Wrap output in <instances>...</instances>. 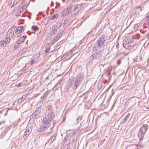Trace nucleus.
Masks as SVG:
<instances>
[{"label":"nucleus","mask_w":149,"mask_h":149,"mask_svg":"<svg viewBox=\"0 0 149 149\" xmlns=\"http://www.w3.org/2000/svg\"><path fill=\"white\" fill-rule=\"evenodd\" d=\"M101 49L97 47L96 45H94L92 52V57L93 59L98 58L101 55Z\"/></svg>","instance_id":"1"},{"label":"nucleus","mask_w":149,"mask_h":149,"mask_svg":"<svg viewBox=\"0 0 149 149\" xmlns=\"http://www.w3.org/2000/svg\"><path fill=\"white\" fill-rule=\"evenodd\" d=\"M83 74L81 73L78 74L76 77L73 84L74 90H76L79 86L83 79Z\"/></svg>","instance_id":"2"},{"label":"nucleus","mask_w":149,"mask_h":149,"mask_svg":"<svg viewBox=\"0 0 149 149\" xmlns=\"http://www.w3.org/2000/svg\"><path fill=\"white\" fill-rule=\"evenodd\" d=\"M54 115L53 112H49L47 111L46 113L45 118L43 119V121L45 123H47L49 125L50 124L51 121L54 118Z\"/></svg>","instance_id":"3"},{"label":"nucleus","mask_w":149,"mask_h":149,"mask_svg":"<svg viewBox=\"0 0 149 149\" xmlns=\"http://www.w3.org/2000/svg\"><path fill=\"white\" fill-rule=\"evenodd\" d=\"M148 128V126L146 124H143L141 126L138 133L140 140L143 139L146 132Z\"/></svg>","instance_id":"4"},{"label":"nucleus","mask_w":149,"mask_h":149,"mask_svg":"<svg viewBox=\"0 0 149 149\" xmlns=\"http://www.w3.org/2000/svg\"><path fill=\"white\" fill-rule=\"evenodd\" d=\"M15 28V26L12 27L9 30L6 35L5 38L10 41L14 36Z\"/></svg>","instance_id":"5"},{"label":"nucleus","mask_w":149,"mask_h":149,"mask_svg":"<svg viewBox=\"0 0 149 149\" xmlns=\"http://www.w3.org/2000/svg\"><path fill=\"white\" fill-rule=\"evenodd\" d=\"M105 41V36L104 35H102L98 39L97 43L95 44L94 45H96L97 47L101 49V47L103 45Z\"/></svg>","instance_id":"6"},{"label":"nucleus","mask_w":149,"mask_h":149,"mask_svg":"<svg viewBox=\"0 0 149 149\" xmlns=\"http://www.w3.org/2000/svg\"><path fill=\"white\" fill-rule=\"evenodd\" d=\"M32 131V127H31L27 128L25 131L23 135V138L25 140H26L27 138L31 133Z\"/></svg>","instance_id":"7"},{"label":"nucleus","mask_w":149,"mask_h":149,"mask_svg":"<svg viewBox=\"0 0 149 149\" xmlns=\"http://www.w3.org/2000/svg\"><path fill=\"white\" fill-rule=\"evenodd\" d=\"M73 81V79H69L67 83V84L64 88V92H66L69 91L71 86L72 84V83Z\"/></svg>","instance_id":"8"},{"label":"nucleus","mask_w":149,"mask_h":149,"mask_svg":"<svg viewBox=\"0 0 149 149\" xmlns=\"http://www.w3.org/2000/svg\"><path fill=\"white\" fill-rule=\"evenodd\" d=\"M92 62H88L86 64V68L87 70V72L89 74L92 73V68L91 66Z\"/></svg>","instance_id":"9"},{"label":"nucleus","mask_w":149,"mask_h":149,"mask_svg":"<svg viewBox=\"0 0 149 149\" xmlns=\"http://www.w3.org/2000/svg\"><path fill=\"white\" fill-rule=\"evenodd\" d=\"M43 125L41 126L40 129V132H44L48 129L50 125V124L48 125L47 123H45L44 121H43Z\"/></svg>","instance_id":"10"},{"label":"nucleus","mask_w":149,"mask_h":149,"mask_svg":"<svg viewBox=\"0 0 149 149\" xmlns=\"http://www.w3.org/2000/svg\"><path fill=\"white\" fill-rule=\"evenodd\" d=\"M82 7V5L81 4H78L75 6L74 9V14L76 15Z\"/></svg>","instance_id":"11"},{"label":"nucleus","mask_w":149,"mask_h":149,"mask_svg":"<svg viewBox=\"0 0 149 149\" xmlns=\"http://www.w3.org/2000/svg\"><path fill=\"white\" fill-rule=\"evenodd\" d=\"M61 25L62 24L60 22H58L56 23V26H54V27H55L54 28V29L51 31V33L52 35H54L56 33L57 30L60 27Z\"/></svg>","instance_id":"12"},{"label":"nucleus","mask_w":149,"mask_h":149,"mask_svg":"<svg viewBox=\"0 0 149 149\" xmlns=\"http://www.w3.org/2000/svg\"><path fill=\"white\" fill-rule=\"evenodd\" d=\"M10 41L5 38V40L0 41V47H3L6 46L7 44L9 43Z\"/></svg>","instance_id":"13"},{"label":"nucleus","mask_w":149,"mask_h":149,"mask_svg":"<svg viewBox=\"0 0 149 149\" xmlns=\"http://www.w3.org/2000/svg\"><path fill=\"white\" fill-rule=\"evenodd\" d=\"M56 134H54L51 138L48 140L46 143V144H47L48 145H50L55 140L56 137Z\"/></svg>","instance_id":"14"},{"label":"nucleus","mask_w":149,"mask_h":149,"mask_svg":"<svg viewBox=\"0 0 149 149\" xmlns=\"http://www.w3.org/2000/svg\"><path fill=\"white\" fill-rule=\"evenodd\" d=\"M20 103L19 102V100H17L15 101L13 104V107L16 110H18L19 108V105L20 104Z\"/></svg>","instance_id":"15"},{"label":"nucleus","mask_w":149,"mask_h":149,"mask_svg":"<svg viewBox=\"0 0 149 149\" xmlns=\"http://www.w3.org/2000/svg\"><path fill=\"white\" fill-rule=\"evenodd\" d=\"M112 69V68L111 67L108 68L107 70L105 71V73L104 74V75L106 77H108L109 80H110L111 79V77L109 76V75L111 72Z\"/></svg>","instance_id":"16"},{"label":"nucleus","mask_w":149,"mask_h":149,"mask_svg":"<svg viewBox=\"0 0 149 149\" xmlns=\"http://www.w3.org/2000/svg\"><path fill=\"white\" fill-rule=\"evenodd\" d=\"M27 36L26 35L20 37L17 40V43L20 44L24 42L25 39L26 38Z\"/></svg>","instance_id":"17"},{"label":"nucleus","mask_w":149,"mask_h":149,"mask_svg":"<svg viewBox=\"0 0 149 149\" xmlns=\"http://www.w3.org/2000/svg\"><path fill=\"white\" fill-rule=\"evenodd\" d=\"M123 47L126 49L130 50L131 49L132 47L129 42H123Z\"/></svg>","instance_id":"18"},{"label":"nucleus","mask_w":149,"mask_h":149,"mask_svg":"<svg viewBox=\"0 0 149 149\" xmlns=\"http://www.w3.org/2000/svg\"><path fill=\"white\" fill-rule=\"evenodd\" d=\"M24 27H23L22 26H19L17 29L16 30L15 33L17 34H19L22 31V30L23 31L24 30Z\"/></svg>","instance_id":"19"},{"label":"nucleus","mask_w":149,"mask_h":149,"mask_svg":"<svg viewBox=\"0 0 149 149\" xmlns=\"http://www.w3.org/2000/svg\"><path fill=\"white\" fill-rule=\"evenodd\" d=\"M130 113H128L127 115H126L124 118L123 119V121L122 122V123L123 124H124L125 123L127 120L129 119V118H130Z\"/></svg>","instance_id":"20"},{"label":"nucleus","mask_w":149,"mask_h":149,"mask_svg":"<svg viewBox=\"0 0 149 149\" xmlns=\"http://www.w3.org/2000/svg\"><path fill=\"white\" fill-rule=\"evenodd\" d=\"M62 87V86H61V83L60 82L54 86V87L53 88L54 90H56L58 88H59Z\"/></svg>","instance_id":"21"},{"label":"nucleus","mask_w":149,"mask_h":149,"mask_svg":"<svg viewBox=\"0 0 149 149\" xmlns=\"http://www.w3.org/2000/svg\"><path fill=\"white\" fill-rule=\"evenodd\" d=\"M26 98V96L25 95H23L22 97H20L17 100H19V102L21 103Z\"/></svg>","instance_id":"22"},{"label":"nucleus","mask_w":149,"mask_h":149,"mask_svg":"<svg viewBox=\"0 0 149 149\" xmlns=\"http://www.w3.org/2000/svg\"><path fill=\"white\" fill-rule=\"evenodd\" d=\"M41 107H39L36 108L35 111V115H36L40 113L41 111Z\"/></svg>","instance_id":"23"},{"label":"nucleus","mask_w":149,"mask_h":149,"mask_svg":"<svg viewBox=\"0 0 149 149\" xmlns=\"http://www.w3.org/2000/svg\"><path fill=\"white\" fill-rule=\"evenodd\" d=\"M70 13L66 10H65L62 13V16L65 17L67 15Z\"/></svg>","instance_id":"24"},{"label":"nucleus","mask_w":149,"mask_h":149,"mask_svg":"<svg viewBox=\"0 0 149 149\" xmlns=\"http://www.w3.org/2000/svg\"><path fill=\"white\" fill-rule=\"evenodd\" d=\"M62 22L63 23V26L64 28H66V26H65L66 23L67 22V20L66 19H62Z\"/></svg>","instance_id":"25"},{"label":"nucleus","mask_w":149,"mask_h":149,"mask_svg":"<svg viewBox=\"0 0 149 149\" xmlns=\"http://www.w3.org/2000/svg\"><path fill=\"white\" fill-rule=\"evenodd\" d=\"M82 117V116H79L76 119V124H78L79 122L81 120Z\"/></svg>","instance_id":"26"},{"label":"nucleus","mask_w":149,"mask_h":149,"mask_svg":"<svg viewBox=\"0 0 149 149\" xmlns=\"http://www.w3.org/2000/svg\"><path fill=\"white\" fill-rule=\"evenodd\" d=\"M27 51V49L26 48L24 49H23L21 50L20 51L19 53V54L21 56L22 55V54L25 52H26Z\"/></svg>","instance_id":"27"},{"label":"nucleus","mask_w":149,"mask_h":149,"mask_svg":"<svg viewBox=\"0 0 149 149\" xmlns=\"http://www.w3.org/2000/svg\"><path fill=\"white\" fill-rule=\"evenodd\" d=\"M73 7L72 4H69V6L67 8V10L70 13H71V10L72 9Z\"/></svg>","instance_id":"28"},{"label":"nucleus","mask_w":149,"mask_h":149,"mask_svg":"<svg viewBox=\"0 0 149 149\" xmlns=\"http://www.w3.org/2000/svg\"><path fill=\"white\" fill-rule=\"evenodd\" d=\"M140 36V35L139 34H137L132 36V39H138Z\"/></svg>","instance_id":"29"},{"label":"nucleus","mask_w":149,"mask_h":149,"mask_svg":"<svg viewBox=\"0 0 149 149\" xmlns=\"http://www.w3.org/2000/svg\"><path fill=\"white\" fill-rule=\"evenodd\" d=\"M32 30L34 31H36L38 29L37 26H33L31 27Z\"/></svg>","instance_id":"30"},{"label":"nucleus","mask_w":149,"mask_h":149,"mask_svg":"<svg viewBox=\"0 0 149 149\" xmlns=\"http://www.w3.org/2000/svg\"><path fill=\"white\" fill-rule=\"evenodd\" d=\"M47 111H48L49 112H52V108L51 106L48 105L47 108Z\"/></svg>","instance_id":"31"},{"label":"nucleus","mask_w":149,"mask_h":149,"mask_svg":"<svg viewBox=\"0 0 149 149\" xmlns=\"http://www.w3.org/2000/svg\"><path fill=\"white\" fill-rule=\"evenodd\" d=\"M19 1V0H15L13 3L12 6H11V7H12L13 6H15L17 3H18Z\"/></svg>","instance_id":"32"},{"label":"nucleus","mask_w":149,"mask_h":149,"mask_svg":"<svg viewBox=\"0 0 149 149\" xmlns=\"http://www.w3.org/2000/svg\"><path fill=\"white\" fill-rule=\"evenodd\" d=\"M57 15H54L52 16L50 18V19L51 20H53L55 19H56L57 18Z\"/></svg>","instance_id":"33"},{"label":"nucleus","mask_w":149,"mask_h":149,"mask_svg":"<svg viewBox=\"0 0 149 149\" xmlns=\"http://www.w3.org/2000/svg\"><path fill=\"white\" fill-rule=\"evenodd\" d=\"M23 10L22 8L21 7H19L17 10V13H21L22 11Z\"/></svg>","instance_id":"34"},{"label":"nucleus","mask_w":149,"mask_h":149,"mask_svg":"<svg viewBox=\"0 0 149 149\" xmlns=\"http://www.w3.org/2000/svg\"><path fill=\"white\" fill-rule=\"evenodd\" d=\"M58 40V38H57L56 37L55 38H54V39L51 42L53 44L55 43L57 40Z\"/></svg>","instance_id":"35"},{"label":"nucleus","mask_w":149,"mask_h":149,"mask_svg":"<svg viewBox=\"0 0 149 149\" xmlns=\"http://www.w3.org/2000/svg\"><path fill=\"white\" fill-rule=\"evenodd\" d=\"M62 34L61 33H59L57 35V36H56V38H58V39H59L60 38H61L62 36Z\"/></svg>","instance_id":"36"},{"label":"nucleus","mask_w":149,"mask_h":149,"mask_svg":"<svg viewBox=\"0 0 149 149\" xmlns=\"http://www.w3.org/2000/svg\"><path fill=\"white\" fill-rule=\"evenodd\" d=\"M40 56V53H37L36 54V55L34 57L37 59H38Z\"/></svg>","instance_id":"37"},{"label":"nucleus","mask_w":149,"mask_h":149,"mask_svg":"<svg viewBox=\"0 0 149 149\" xmlns=\"http://www.w3.org/2000/svg\"><path fill=\"white\" fill-rule=\"evenodd\" d=\"M50 47H49L48 48H46L45 50V53H47L48 52L50 49Z\"/></svg>","instance_id":"38"},{"label":"nucleus","mask_w":149,"mask_h":149,"mask_svg":"<svg viewBox=\"0 0 149 149\" xmlns=\"http://www.w3.org/2000/svg\"><path fill=\"white\" fill-rule=\"evenodd\" d=\"M138 27H139L138 25L137 24H135L134 26V29H137V28Z\"/></svg>","instance_id":"39"},{"label":"nucleus","mask_w":149,"mask_h":149,"mask_svg":"<svg viewBox=\"0 0 149 149\" xmlns=\"http://www.w3.org/2000/svg\"><path fill=\"white\" fill-rule=\"evenodd\" d=\"M65 148L66 149H70V147L68 145L65 146L64 147V148Z\"/></svg>","instance_id":"40"},{"label":"nucleus","mask_w":149,"mask_h":149,"mask_svg":"<svg viewBox=\"0 0 149 149\" xmlns=\"http://www.w3.org/2000/svg\"><path fill=\"white\" fill-rule=\"evenodd\" d=\"M34 62V59H32L31 60L30 63L31 65H32L33 64Z\"/></svg>","instance_id":"41"},{"label":"nucleus","mask_w":149,"mask_h":149,"mask_svg":"<svg viewBox=\"0 0 149 149\" xmlns=\"http://www.w3.org/2000/svg\"><path fill=\"white\" fill-rule=\"evenodd\" d=\"M22 85V83H19L18 84L16 85H15L16 86H17L19 87H20L21 86V85Z\"/></svg>","instance_id":"42"},{"label":"nucleus","mask_w":149,"mask_h":149,"mask_svg":"<svg viewBox=\"0 0 149 149\" xmlns=\"http://www.w3.org/2000/svg\"><path fill=\"white\" fill-rule=\"evenodd\" d=\"M118 46H119V43H117L116 47V49L118 50Z\"/></svg>","instance_id":"43"},{"label":"nucleus","mask_w":149,"mask_h":149,"mask_svg":"<svg viewBox=\"0 0 149 149\" xmlns=\"http://www.w3.org/2000/svg\"><path fill=\"white\" fill-rule=\"evenodd\" d=\"M21 8L23 10L24 9H25L26 8V7H25V5H23Z\"/></svg>","instance_id":"44"},{"label":"nucleus","mask_w":149,"mask_h":149,"mask_svg":"<svg viewBox=\"0 0 149 149\" xmlns=\"http://www.w3.org/2000/svg\"><path fill=\"white\" fill-rule=\"evenodd\" d=\"M75 134V132H71L70 133V135H72L73 134Z\"/></svg>","instance_id":"45"},{"label":"nucleus","mask_w":149,"mask_h":149,"mask_svg":"<svg viewBox=\"0 0 149 149\" xmlns=\"http://www.w3.org/2000/svg\"><path fill=\"white\" fill-rule=\"evenodd\" d=\"M146 16V17H148L149 16V12L147 13Z\"/></svg>","instance_id":"46"},{"label":"nucleus","mask_w":149,"mask_h":149,"mask_svg":"<svg viewBox=\"0 0 149 149\" xmlns=\"http://www.w3.org/2000/svg\"><path fill=\"white\" fill-rule=\"evenodd\" d=\"M146 37L148 38H149V33L147 34L146 36Z\"/></svg>","instance_id":"47"},{"label":"nucleus","mask_w":149,"mask_h":149,"mask_svg":"<svg viewBox=\"0 0 149 149\" xmlns=\"http://www.w3.org/2000/svg\"><path fill=\"white\" fill-rule=\"evenodd\" d=\"M53 4H54L53 2L52 1L51 2V6H53Z\"/></svg>","instance_id":"48"},{"label":"nucleus","mask_w":149,"mask_h":149,"mask_svg":"<svg viewBox=\"0 0 149 149\" xmlns=\"http://www.w3.org/2000/svg\"><path fill=\"white\" fill-rule=\"evenodd\" d=\"M114 94V92H112V95H110V98L111 99L112 96Z\"/></svg>","instance_id":"49"},{"label":"nucleus","mask_w":149,"mask_h":149,"mask_svg":"<svg viewBox=\"0 0 149 149\" xmlns=\"http://www.w3.org/2000/svg\"><path fill=\"white\" fill-rule=\"evenodd\" d=\"M47 9H48V10H49V7H47Z\"/></svg>","instance_id":"50"},{"label":"nucleus","mask_w":149,"mask_h":149,"mask_svg":"<svg viewBox=\"0 0 149 149\" xmlns=\"http://www.w3.org/2000/svg\"><path fill=\"white\" fill-rule=\"evenodd\" d=\"M24 70H24V69H22V71H24Z\"/></svg>","instance_id":"51"},{"label":"nucleus","mask_w":149,"mask_h":149,"mask_svg":"<svg viewBox=\"0 0 149 149\" xmlns=\"http://www.w3.org/2000/svg\"><path fill=\"white\" fill-rule=\"evenodd\" d=\"M48 79V77H47L46 78V79Z\"/></svg>","instance_id":"52"},{"label":"nucleus","mask_w":149,"mask_h":149,"mask_svg":"<svg viewBox=\"0 0 149 149\" xmlns=\"http://www.w3.org/2000/svg\"><path fill=\"white\" fill-rule=\"evenodd\" d=\"M56 8V7H55V8Z\"/></svg>","instance_id":"53"},{"label":"nucleus","mask_w":149,"mask_h":149,"mask_svg":"<svg viewBox=\"0 0 149 149\" xmlns=\"http://www.w3.org/2000/svg\"><path fill=\"white\" fill-rule=\"evenodd\" d=\"M24 56H22V57H24Z\"/></svg>","instance_id":"54"}]
</instances>
